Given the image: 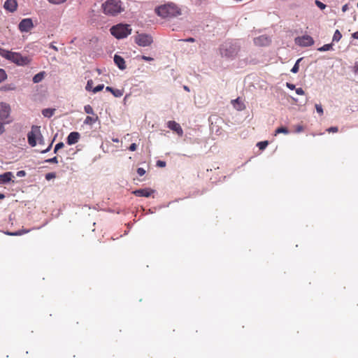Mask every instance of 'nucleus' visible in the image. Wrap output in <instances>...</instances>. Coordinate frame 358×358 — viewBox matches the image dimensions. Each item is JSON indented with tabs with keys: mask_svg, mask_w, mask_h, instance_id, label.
I'll list each match as a JSON object with an SVG mask.
<instances>
[{
	"mask_svg": "<svg viewBox=\"0 0 358 358\" xmlns=\"http://www.w3.org/2000/svg\"><path fill=\"white\" fill-rule=\"evenodd\" d=\"M240 50V45L237 42L227 41L220 48L222 57L234 59Z\"/></svg>",
	"mask_w": 358,
	"mask_h": 358,
	"instance_id": "1",
	"label": "nucleus"
},
{
	"mask_svg": "<svg viewBox=\"0 0 358 358\" xmlns=\"http://www.w3.org/2000/svg\"><path fill=\"white\" fill-rule=\"evenodd\" d=\"M122 4L120 0H107L102 3L101 8L105 15L115 16L123 10Z\"/></svg>",
	"mask_w": 358,
	"mask_h": 358,
	"instance_id": "2",
	"label": "nucleus"
},
{
	"mask_svg": "<svg viewBox=\"0 0 358 358\" xmlns=\"http://www.w3.org/2000/svg\"><path fill=\"white\" fill-rule=\"evenodd\" d=\"M156 13L162 17H173L180 15V9L173 3L160 6L155 9Z\"/></svg>",
	"mask_w": 358,
	"mask_h": 358,
	"instance_id": "3",
	"label": "nucleus"
},
{
	"mask_svg": "<svg viewBox=\"0 0 358 358\" xmlns=\"http://www.w3.org/2000/svg\"><path fill=\"white\" fill-rule=\"evenodd\" d=\"M27 140L29 144L31 147H35L37 144V141L41 145L44 144V138L41 131V127L33 125L31 131L27 134Z\"/></svg>",
	"mask_w": 358,
	"mask_h": 358,
	"instance_id": "4",
	"label": "nucleus"
},
{
	"mask_svg": "<svg viewBox=\"0 0 358 358\" xmlns=\"http://www.w3.org/2000/svg\"><path fill=\"white\" fill-rule=\"evenodd\" d=\"M110 34L117 39H122L127 37L131 32L129 25L118 24L113 26L110 29Z\"/></svg>",
	"mask_w": 358,
	"mask_h": 358,
	"instance_id": "5",
	"label": "nucleus"
},
{
	"mask_svg": "<svg viewBox=\"0 0 358 358\" xmlns=\"http://www.w3.org/2000/svg\"><path fill=\"white\" fill-rule=\"evenodd\" d=\"M10 61L17 66H24L31 62V58L28 56H23L20 52H13Z\"/></svg>",
	"mask_w": 358,
	"mask_h": 358,
	"instance_id": "6",
	"label": "nucleus"
},
{
	"mask_svg": "<svg viewBox=\"0 0 358 358\" xmlns=\"http://www.w3.org/2000/svg\"><path fill=\"white\" fill-rule=\"evenodd\" d=\"M11 109L8 103L5 102H0V120L3 123L8 124L12 122L10 118Z\"/></svg>",
	"mask_w": 358,
	"mask_h": 358,
	"instance_id": "7",
	"label": "nucleus"
},
{
	"mask_svg": "<svg viewBox=\"0 0 358 358\" xmlns=\"http://www.w3.org/2000/svg\"><path fill=\"white\" fill-rule=\"evenodd\" d=\"M135 43L139 46L148 47L153 43V38L148 34H138L135 36Z\"/></svg>",
	"mask_w": 358,
	"mask_h": 358,
	"instance_id": "8",
	"label": "nucleus"
},
{
	"mask_svg": "<svg viewBox=\"0 0 358 358\" xmlns=\"http://www.w3.org/2000/svg\"><path fill=\"white\" fill-rule=\"evenodd\" d=\"M296 43L302 47H308L314 43L313 38L308 35H304L301 37H297L295 39Z\"/></svg>",
	"mask_w": 358,
	"mask_h": 358,
	"instance_id": "9",
	"label": "nucleus"
},
{
	"mask_svg": "<svg viewBox=\"0 0 358 358\" xmlns=\"http://www.w3.org/2000/svg\"><path fill=\"white\" fill-rule=\"evenodd\" d=\"M34 27V24L31 18H25L20 21L18 28L21 32H28Z\"/></svg>",
	"mask_w": 358,
	"mask_h": 358,
	"instance_id": "10",
	"label": "nucleus"
},
{
	"mask_svg": "<svg viewBox=\"0 0 358 358\" xmlns=\"http://www.w3.org/2000/svg\"><path fill=\"white\" fill-rule=\"evenodd\" d=\"M254 43L256 45L265 46L269 44L270 39L265 35H262L254 38Z\"/></svg>",
	"mask_w": 358,
	"mask_h": 358,
	"instance_id": "11",
	"label": "nucleus"
},
{
	"mask_svg": "<svg viewBox=\"0 0 358 358\" xmlns=\"http://www.w3.org/2000/svg\"><path fill=\"white\" fill-rule=\"evenodd\" d=\"M152 192H154L153 190L145 188L136 189L133 192V194L136 196L149 197Z\"/></svg>",
	"mask_w": 358,
	"mask_h": 358,
	"instance_id": "12",
	"label": "nucleus"
},
{
	"mask_svg": "<svg viewBox=\"0 0 358 358\" xmlns=\"http://www.w3.org/2000/svg\"><path fill=\"white\" fill-rule=\"evenodd\" d=\"M80 137V135L78 132L72 131L67 136V143L70 145L76 144L78 141Z\"/></svg>",
	"mask_w": 358,
	"mask_h": 358,
	"instance_id": "13",
	"label": "nucleus"
},
{
	"mask_svg": "<svg viewBox=\"0 0 358 358\" xmlns=\"http://www.w3.org/2000/svg\"><path fill=\"white\" fill-rule=\"evenodd\" d=\"M168 127L170 129L176 131L178 135H180V136L182 135V133H183L182 129L180 125L178 123H177L176 122L169 121L168 122Z\"/></svg>",
	"mask_w": 358,
	"mask_h": 358,
	"instance_id": "14",
	"label": "nucleus"
},
{
	"mask_svg": "<svg viewBox=\"0 0 358 358\" xmlns=\"http://www.w3.org/2000/svg\"><path fill=\"white\" fill-rule=\"evenodd\" d=\"M113 60H114L115 65L120 70H124L126 69L125 61L122 57H121L118 55H115Z\"/></svg>",
	"mask_w": 358,
	"mask_h": 358,
	"instance_id": "15",
	"label": "nucleus"
},
{
	"mask_svg": "<svg viewBox=\"0 0 358 358\" xmlns=\"http://www.w3.org/2000/svg\"><path fill=\"white\" fill-rule=\"evenodd\" d=\"M17 6V3L15 0H6L3 5L4 8L10 12H14Z\"/></svg>",
	"mask_w": 358,
	"mask_h": 358,
	"instance_id": "16",
	"label": "nucleus"
},
{
	"mask_svg": "<svg viewBox=\"0 0 358 358\" xmlns=\"http://www.w3.org/2000/svg\"><path fill=\"white\" fill-rule=\"evenodd\" d=\"M13 173L11 172H6L0 175V185H3L11 181Z\"/></svg>",
	"mask_w": 358,
	"mask_h": 358,
	"instance_id": "17",
	"label": "nucleus"
},
{
	"mask_svg": "<svg viewBox=\"0 0 358 358\" xmlns=\"http://www.w3.org/2000/svg\"><path fill=\"white\" fill-rule=\"evenodd\" d=\"M45 71H41L38 73H36L34 77H33V83H38L40 82H41L44 78H45Z\"/></svg>",
	"mask_w": 358,
	"mask_h": 358,
	"instance_id": "18",
	"label": "nucleus"
},
{
	"mask_svg": "<svg viewBox=\"0 0 358 358\" xmlns=\"http://www.w3.org/2000/svg\"><path fill=\"white\" fill-rule=\"evenodd\" d=\"M99 120V117L97 115H93V116H87L85 121H84V124H88V125H92L94 124L97 120Z\"/></svg>",
	"mask_w": 358,
	"mask_h": 358,
	"instance_id": "19",
	"label": "nucleus"
},
{
	"mask_svg": "<svg viewBox=\"0 0 358 358\" xmlns=\"http://www.w3.org/2000/svg\"><path fill=\"white\" fill-rule=\"evenodd\" d=\"M12 53H13L12 51H9V50H7L3 49V48H0V56H1L2 57H3L9 61L10 60Z\"/></svg>",
	"mask_w": 358,
	"mask_h": 358,
	"instance_id": "20",
	"label": "nucleus"
},
{
	"mask_svg": "<svg viewBox=\"0 0 358 358\" xmlns=\"http://www.w3.org/2000/svg\"><path fill=\"white\" fill-rule=\"evenodd\" d=\"M55 108H45L42 110V115L45 117H51L55 113Z\"/></svg>",
	"mask_w": 358,
	"mask_h": 358,
	"instance_id": "21",
	"label": "nucleus"
},
{
	"mask_svg": "<svg viewBox=\"0 0 358 358\" xmlns=\"http://www.w3.org/2000/svg\"><path fill=\"white\" fill-rule=\"evenodd\" d=\"M342 37V34L339 31V30L336 29L334 34L332 41L333 42H338Z\"/></svg>",
	"mask_w": 358,
	"mask_h": 358,
	"instance_id": "22",
	"label": "nucleus"
},
{
	"mask_svg": "<svg viewBox=\"0 0 358 358\" xmlns=\"http://www.w3.org/2000/svg\"><path fill=\"white\" fill-rule=\"evenodd\" d=\"M331 49H332V44L329 43V44H325L323 46L317 49V50L320 52H325V51H329Z\"/></svg>",
	"mask_w": 358,
	"mask_h": 358,
	"instance_id": "23",
	"label": "nucleus"
},
{
	"mask_svg": "<svg viewBox=\"0 0 358 358\" xmlns=\"http://www.w3.org/2000/svg\"><path fill=\"white\" fill-rule=\"evenodd\" d=\"M84 110L87 114L92 115H96L94 113V110L92 107L90 105H85L84 106Z\"/></svg>",
	"mask_w": 358,
	"mask_h": 358,
	"instance_id": "24",
	"label": "nucleus"
},
{
	"mask_svg": "<svg viewBox=\"0 0 358 358\" xmlns=\"http://www.w3.org/2000/svg\"><path fill=\"white\" fill-rule=\"evenodd\" d=\"M275 135L277 134H289V130L286 128V127H279L276 130H275Z\"/></svg>",
	"mask_w": 358,
	"mask_h": 358,
	"instance_id": "25",
	"label": "nucleus"
},
{
	"mask_svg": "<svg viewBox=\"0 0 358 358\" xmlns=\"http://www.w3.org/2000/svg\"><path fill=\"white\" fill-rule=\"evenodd\" d=\"M302 58H299L296 60V63L294 64V66L291 69V72L293 73H296L299 71V64L301 61Z\"/></svg>",
	"mask_w": 358,
	"mask_h": 358,
	"instance_id": "26",
	"label": "nucleus"
},
{
	"mask_svg": "<svg viewBox=\"0 0 358 358\" xmlns=\"http://www.w3.org/2000/svg\"><path fill=\"white\" fill-rule=\"evenodd\" d=\"M123 92V90L114 89L112 94L115 97H121Z\"/></svg>",
	"mask_w": 358,
	"mask_h": 358,
	"instance_id": "27",
	"label": "nucleus"
},
{
	"mask_svg": "<svg viewBox=\"0 0 358 358\" xmlns=\"http://www.w3.org/2000/svg\"><path fill=\"white\" fill-rule=\"evenodd\" d=\"M257 145V147L259 148V150H264L267 147L268 141H264L259 142Z\"/></svg>",
	"mask_w": 358,
	"mask_h": 358,
	"instance_id": "28",
	"label": "nucleus"
},
{
	"mask_svg": "<svg viewBox=\"0 0 358 358\" xmlns=\"http://www.w3.org/2000/svg\"><path fill=\"white\" fill-rule=\"evenodd\" d=\"M6 78L7 75L6 71L3 69H0V83L5 80Z\"/></svg>",
	"mask_w": 358,
	"mask_h": 358,
	"instance_id": "29",
	"label": "nucleus"
},
{
	"mask_svg": "<svg viewBox=\"0 0 358 358\" xmlns=\"http://www.w3.org/2000/svg\"><path fill=\"white\" fill-rule=\"evenodd\" d=\"M56 177V173H54V172H50V173H48L47 174H45V179L47 180H50L53 178H55Z\"/></svg>",
	"mask_w": 358,
	"mask_h": 358,
	"instance_id": "30",
	"label": "nucleus"
},
{
	"mask_svg": "<svg viewBox=\"0 0 358 358\" xmlns=\"http://www.w3.org/2000/svg\"><path fill=\"white\" fill-rule=\"evenodd\" d=\"M104 87V85L103 84H100V85H98L97 86H96L94 88L92 89V92L94 93H96V92H99L100 91H101Z\"/></svg>",
	"mask_w": 358,
	"mask_h": 358,
	"instance_id": "31",
	"label": "nucleus"
},
{
	"mask_svg": "<svg viewBox=\"0 0 358 358\" xmlns=\"http://www.w3.org/2000/svg\"><path fill=\"white\" fill-rule=\"evenodd\" d=\"M92 85H93V81L92 80H89L87 83V85H86V87H85V90L87 91H92Z\"/></svg>",
	"mask_w": 358,
	"mask_h": 358,
	"instance_id": "32",
	"label": "nucleus"
},
{
	"mask_svg": "<svg viewBox=\"0 0 358 358\" xmlns=\"http://www.w3.org/2000/svg\"><path fill=\"white\" fill-rule=\"evenodd\" d=\"M315 3L321 10H324L326 8V5L319 0H315Z\"/></svg>",
	"mask_w": 358,
	"mask_h": 358,
	"instance_id": "33",
	"label": "nucleus"
},
{
	"mask_svg": "<svg viewBox=\"0 0 358 358\" xmlns=\"http://www.w3.org/2000/svg\"><path fill=\"white\" fill-rule=\"evenodd\" d=\"M45 162L50 163V164H57L58 159H57V157H52V158L45 160Z\"/></svg>",
	"mask_w": 358,
	"mask_h": 358,
	"instance_id": "34",
	"label": "nucleus"
},
{
	"mask_svg": "<svg viewBox=\"0 0 358 358\" xmlns=\"http://www.w3.org/2000/svg\"><path fill=\"white\" fill-rule=\"evenodd\" d=\"M315 109H316V111L317 113H319L320 115H323V108H322V105L320 104H315Z\"/></svg>",
	"mask_w": 358,
	"mask_h": 358,
	"instance_id": "35",
	"label": "nucleus"
},
{
	"mask_svg": "<svg viewBox=\"0 0 358 358\" xmlns=\"http://www.w3.org/2000/svg\"><path fill=\"white\" fill-rule=\"evenodd\" d=\"M28 230H18L13 233L12 236H21L27 233Z\"/></svg>",
	"mask_w": 358,
	"mask_h": 358,
	"instance_id": "36",
	"label": "nucleus"
},
{
	"mask_svg": "<svg viewBox=\"0 0 358 358\" xmlns=\"http://www.w3.org/2000/svg\"><path fill=\"white\" fill-rule=\"evenodd\" d=\"M52 142H53V141L49 144V145L48 147H46V149L41 150V153L45 154V153L48 152L51 150V148L52 145Z\"/></svg>",
	"mask_w": 358,
	"mask_h": 358,
	"instance_id": "37",
	"label": "nucleus"
},
{
	"mask_svg": "<svg viewBox=\"0 0 358 358\" xmlns=\"http://www.w3.org/2000/svg\"><path fill=\"white\" fill-rule=\"evenodd\" d=\"M50 3L53 4H60L65 2L66 0H48Z\"/></svg>",
	"mask_w": 358,
	"mask_h": 358,
	"instance_id": "38",
	"label": "nucleus"
},
{
	"mask_svg": "<svg viewBox=\"0 0 358 358\" xmlns=\"http://www.w3.org/2000/svg\"><path fill=\"white\" fill-rule=\"evenodd\" d=\"M137 173L138 174V176H143L145 173V170L143 168H141V167L138 168L137 169Z\"/></svg>",
	"mask_w": 358,
	"mask_h": 358,
	"instance_id": "39",
	"label": "nucleus"
},
{
	"mask_svg": "<svg viewBox=\"0 0 358 358\" xmlns=\"http://www.w3.org/2000/svg\"><path fill=\"white\" fill-rule=\"evenodd\" d=\"M157 166L158 167H161V168L165 167L166 166V162L164 161L158 160L157 162Z\"/></svg>",
	"mask_w": 358,
	"mask_h": 358,
	"instance_id": "40",
	"label": "nucleus"
},
{
	"mask_svg": "<svg viewBox=\"0 0 358 358\" xmlns=\"http://www.w3.org/2000/svg\"><path fill=\"white\" fill-rule=\"evenodd\" d=\"M141 59L144 61H146V62H151V61H153L154 59L151 57H148V56H145V55H142L141 56Z\"/></svg>",
	"mask_w": 358,
	"mask_h": 358,
	"instance_id": "41",
	"label": "nucleus"
},
{
	"mask_svg": "<svg viewBox=\"0 0 358 358\" xmlns=\"http://www.w3.org/2000/svg\"><path fill=\"white\" fill-rule=\"evenodd\" d=\"M296 90V93L298 94V95H303L304 94V90L301 88V87H299V88H296L295 89Z\"/></svg>",
	"mask_w": 358,
	"mask_h": 358,
	"instance_id": "42",
	"label": "nucleus"
},
{
	"mask_svg": "<svg viewBox=\"0 0 358 358\" xmlns=\"http://www.w3.org/2000/svg\"><path fill=\"white\" fill-rule=\"evenodd\" d=\"M338 130L337 127H331L327 129L328 132H337Z\"/></svg>",
	"mask_w": 358,
	"mask_h": 358,
	"instance_id": "43",
	"label": "nucleus"
},
{
	"mask_svg": "<svg viewBox=\"0 0 358 358\" xmlns=\"http://www.w3.org/2000/svg\"><path fill=\"white\" fill-rule=\"evenodd\" d=\"M286 86L288 89L291 90L296 89L295 85L290 83H286Z\"/></svg>",
	"mask_w": 358,
	"mask_h": 358,
	"instance_id": "44",
	"label": "nucleus"
},
{
	"mask_svg": "<svg viewBox=\"0 0 358 358\" xmlns=\"http://www.w3.org/2000/svg\"><path fill=\"white\" fill-rule=\"evenodd\" d=\"M16 175L17 177H24L26 175V172L24 171H19Z\"/></svg>",
	"mask_w": 358,
	"mask_h": 358,
	"instance_id": "45",
	"label": "nucleus"
},
{
	"mask_svg": "<svg viewBox=\"0 0 358 358\" xmlns=\"http://www.w3.org/2000/svg\"><path fill=\"white\" fill-rule=\"evenodd\" d=\"M353 71L355 73L358 74V62H355V65L353 66Z\"/></svg>",
	"mask_w": 358,
	"mask_h": 358,
	"instance_id": "46",
	"label": "nucleus"
},
{
	"mask_svg": "<svg viewBox=\"0 0 358 358\" xmlns=\"http://www.w3.org/2000/svg\"><path fill=\"white\" fill-rule=\"evenodd\" d=\"M64 146V143L59 142V143H57L55 147L57 148V150H59V149L62 148Z\"/></svg>",
	"mask_w": 358,
	"mask_h": 358,
	"instance_id": "47",
	"label": "nucleus"
},
{
	"mask_svg": "<svg viewBox=\"0 0 358 358\" xmlns=\"http://www.w3.org/2000/svg\"><path fill=\"white\" fill-rule=\"evenodd\" d=\"M137 145L136 143H131L129 148V150L135 151L136 150Z\"/></svg>",
	"mask_w": 358,
	"mask_h": 358,
	"instance_id": "48",
	"label": "nucleus"
},
{
	"mask_svg": "<svg viewBox=\"0 0 358 358\" xmlns=\"http://www.w3.org/2000/svg\"><path fill=\"white\" fill-rule=\"evenodd\" d=\"M182 41H185V42L193 43L195 41V39L194 38L189 37V38L183 39Z\"/></svg>",
	"mask_w": 358,
	"mask_h": 358,
	"instance_id": "49",
	"label": "nucleus"
},
{
	"mask_svg": "<svg viewBox=\"0 0 358 358\" xmlns=\"http://www.w3.org/2000/svg\"><path fill=\"white\" fill-rule=\"evenodd\" d=\"M5 131V128L3 126V123L0 122V135L2 134Z\"/></svg>",
	"mask_w": 358,
	"mask_h": 358,
	"instance_id": "50",
	"label": "nucleus"
},
{
	"mask_svg": "<svg viewBox=\"0 0 358 358\" xmlns=\"http://www.w3.org/2000/svg\"><path fill=\"white\" fill-rule=\"evenodd\" d=\"M303 130V127L301 125H298L296 128V132L300 133Z\"/></svg>",
	"mask_w": 358,
	"mask_h": 358,
	"instance_id": "51",
	"label": "nucleus"
},
{
	"mask_svg": "<svg viewBox=\"0 0 358 358\" xmlns=\"http://www.w3.org/2000/svg\"><path fill=\"white\" fill-rule=\"evenodd\" d=\"M348 10V4H345L344 6H343V7H342L343 12H346Z\"/></svg>",
	"mask_w": 358,
	"mask_h": 358,
	"instance_id": "52",
	"label": "nucleus"
},
{
	"mask_svg": "<svg viewBox=\"0 0 358 358\" xmlns=\"http://www.w3.org/2000/svg\"><path fill=\"white\" fill-rule=\"evenodd\" d=\"M352 37L355 39H358V31L352 34Z\"/></svg>",
	"mask_w": 358,
	"mask_h": 358,
	"instance_id": "53",
	"label": "nucleus"
},
{
	"mask_svg": "<svg viewBox=\"0 0 358 358\" xmlns=\"http://www.w3.org/2000/svg\"><path fill=\"white\" fill-rule=\"evenodd\" d=\"M113 90H114V88H113L112 87L107 86L106 87V90L108 92H110L111 93H113Z\"/></svg>",
	"mask_w": 358,
	"mask_h": 358,
	"instance_id": "54",
	"label": "nucleus"
},
{
	"mask_svg": "<svg viewBox=\"0 0 358 358\" xmlns=\"http://www.w3.org/2000/svg\"><path fill=\"white\" fill-rule=\"evenodd\" d=\"M50 48H52V49H53V50H55V51H57V50H58V48H57L55 45H53L52 43H50Z\"/></svg>",
	"mask_w": 358,
	"mask_h": 358,
	"instance_id": "55",
	"label": "nucleus"
},
{
	"mask_svg": "<svg viewBox=\"0 0 358 358\" xmlns=\"http://www.w3.org/2000/svg\"><path fill=\"white\" fill-rule=\"evenodd\" d=\"M183 89H184L185 91H187V92H189V91H190V90H189V87H188V86H187V85H184V86H183Z\"/></svg>",
	"mask_w": 358,
	"mask_h": 358,
	"instance_id": "56",
	"label": "nucleus"
},
{
	"mask_svg": "<svg viewBox=\"0 0 358 358\" xmlns=\"http://www.w3.org/2000/svg\"><path fill=\"white\" fill-rule=\"evenodd\" d=\"M13 233V232H9V231H7V232H6L5 234H7V235H8V236H12Z\"/></svg>",
	"mask_w": 358,
	"mask_h": 358,
	"instance_id": "57",
	"label": "nucleus"
},
{
	"mask_svg": "<svg viewBox=\"0 0 358 358\" xmlns=\"http://www.w3.org/2000/svg\"><path fill=\"white\" fill-rule=\"evenodd\" d=\"M5 197L3 194H0V199H3Z\"/></svg>",
	"mask_w": 358,
	"mask_h": 358,
	"instance_id": "58",
	"label": "nucleus"
},
{
	"mask_svg": "<svg viewBox=\"0 0 358 358\" xmlns=\"http://www.w3.org/2000/svg\"><path fill=\"white\" fill-rule=\"evenodd\" d=\"M58 150H57V148L55 147V149H54V153H57Z\"/></svg>",
	"mask_w": 358,
	"mask_h": 358,
	"instance_id": "59",
	"label": "nucleus"
},
{
	"mask_svg": "<svg viewBox=\"0 0 358 358\" xmlns=\"http://www.w3.org/2000/svg\"><path fill=\"white\" fill-rule=\"evenodd\" d=\"M98 72H99V74L101 73V71L99 69H97Z\"/></svg>",
	"mask_w": 358,
	"mask_h": 358,
	"instance_id": "60",
	"label": "nucleus"
},
{
	"mask_svg": "<svg viewBox=\"0 0 358 358\" xmlns=\"http://www.w3.org/2000/svg\"><path fill=\"white\" fill-rule=\"evenodd\" d=\"M113 141L118 142V140L117 139H115V140H113Z\"/></svg>",
	"mask_w": 358,
	"mask_h": 358,
	"instance_id": "61",
	"label": "nucleus"
},
{
	"mask_svg": "<svg viewBox=\"0 0 358 358\" xmlns=\"http://www.w3.org/2000/svg\"><path fill=\"white\" fill-rule=\"evenodd\" d=\"M357 7H358V2H357Z\"/></svg>",
	"mask_w": 358,
	"mask_h": 358,
	"instance_id": "62",
	"label": "nucleus"
}]
</instances>
